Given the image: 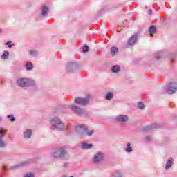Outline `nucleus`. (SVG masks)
I'll list each match as a JSON object with an SVG mask.
<instances>
[{"label": "nucleus", "mask_w": 177, "mask_h": 177, "mask_svg": "<svg viewBox=\"0 0 177 177\" xmlns=\"http://www.w3.org/2000/svg\"><path fill=\"white\" fill-rule=\"evenodd\" d=\"M30 56H37V55H38V52H37L35 50H30Z\"/></svg>", "instance_id": "nucleus-33"}, {"label": "nucleus", "mask_w": 177, "mask_h": 177, "mask_svg": "<svg viewBox=\"0 0 177 177\" xmlns=\"http://www.w3.org/2000/svg\"><path fill=\"white\" fill-rule=\"evenodd\" d=\"M17 85L20 88H28V86L37 87V82L31 79L21 77L17 80Z\"/></svg>", "instance_id": "nucleus-2"}, {"label": "nucleus", "mask_w": 177, "mask_h": 177, "mask_svg": "<svg viewBox=\"0 0 177 177\" xmlns=\"http://www.w3.org/2000/svg\"><path fill=\"white\" fill-rule=\"evenodd\" d=\"M117 52H118V48L117 47H112L111 48V54L112 56H114Z\"/></svg>", "instance_id": "nucleus-27"}, {"label": "nucleus", "mask_w": 177, "mask_h": 177, "mask_svg": "<svg viewBox=\"0 0 177 177\" xmlns=\"http://www.w3.org/2000/svg\"><path fill=\"white\" fill-rule=\"evenodd\" d=\"M171 62H174V59H171Z\"/></svg>", "instance_id": "nucleus-41"}, {"label": "nucleus", "mask_w": 177, "mask_h": 177, "mask_svg": "<svg viewBox=\"0 0 177 177\" xmlns=\"http://www.w3.org/2000/svg\"><path fill=\"white\" fill-rule=\"evenodd\" d=\"M24 177H34V174L33 173H28L25 175Z\"/></svg>", "instance_id": "nucleus-35"}, {"label": "nucleus", "mask_w": 177, "mask_h": 177, "mask_svg": "<svg viewBox=\"0 0 177 177\" xmlns=\"http://www.w3.org/2000/svg\"><path fill=\"white\" fill-rule=\"evenodd\" d=\"M114 97V93L113 92H108L105 95L106 100H112Z\"/></svg>", "instance_id": "nucleus-22"}, {"label": "nucleus", "mask_w": 177, "mask_h": 177, "mask_svg": "<svg viewBox=\"0 0 177 177\" xmlns=\"http://www.w3.org/2000/svg\"><path fill=\"white\" fill-rule=\"evenodd\" d=\"M122 176H124L122 171L120 170H116L112 174L111 177H122Z\"/></svg>", "instance_id": "nucleus-21"}, {"label": "nucleus", "mask_w": 177, "mask_h": 177, "mask_svg": "<svg viewBox=\"0 0 177 177\" xmlns=\"http://www.w3.org/2000/svg\"><path fill=\"white\" fill-rule=\"evenodd\" d=\"M88 50H89V47L88 46L85 45L83 47L82 52H84L85 53L88 52Z\"/></svg>", "instance_id": "nucleus-34"}, {"label": "nucleus", "mask_w": 177, "mask_h": 177, "mask_svg": "<svg viewBox=\"0 0 177 177\" xmlns=\"http://www.w3.org/2000/svg\"><path fill=\"white\" fill-rule=\"evenodd\" d=\"M27 165H28V162L25 161V162H21L20 164L12 166L10 169L3 167V169L4 171H8V169H12L13 171H15V169H17L18 168H20L21 167H27Z\"/></svg>", "instance_id": "nucleus-10"}, {"label": "nucleus", "mask_w": 177, "mask_h": 177, "mask_svg": "<svg viewBox=\"0 0 177 177\" xmlns=\"http://www.w3.org/2000/svg\"><path fill=\"white\" fill-rule=\"evenodd\" d=\"M154 128H160V126L157 123L153 124L151 126H146L142 129V132H148V131H151Z\"/></svg>", "instance_id": "nucleus-13"}, {"label": "nucleus", "mask_w": 177, "mask_h": 177, "mask_svg": "<svg viewBox=\"0 0 177 177\" xmlns=\"http://www.w3.org/2000/svg\"><path fill=\"white\" fill-rule=\"evenodd\" d=\"M25 67H26V70H27V71H30L32 70V68H34V65L32 64V63L31 62H26Z\"/></svg>", "instance_id": "nucleus-20"}, {"label": "nucleus", "mask_w": 177, "mask_h": 177, "mask_svg": "<svg viewBox=\"0 0 177 177\" xmlns=\"http://www.w3.org/2000/svg\"><path fill=\"white\" fill-rule=\"evenodd\" d=\"M120 66L118 65H115L112 66V68H111L112 73H120Z\"/></svg>", "instance_id": "nucleus-25"}, {"label": "nucleus", "mask_w": 177, "mask_h": 177, "mask_svg": "<svg viewBox=\"0 0 177 177\" xmlns=\"http://www.w3.org/2000/svg\"><path fill=\"white\" fill-rule=\"evenodd\" d=\"M162 56V53L158 51L155 53V57L156 60H160V58Z\"/></svg>", "instance_id": "nucleus-28"}, {"label": "nucleus", "mask_w": 177, "mask_h": 177, "mask_svg": "<svg viewBox=\"0 0 177 177\" xmlns=\"http://www.w3.org/2000/svg\"><path fill=\"white\" fill-rule=\"evenodd\" d=\"M74 103L75 104H79V106H86V104H89V98L77 97L74 100Z\"/></svg>", "instance_id": "nucleus-7"}, {"label": "nucleus", "mask_w": 177, "mask_h": 177, "mask_svg": "<svg viewBox=\"0 0 177 177\" xmlns=\"http://www.w3.org/2000/svg\"><path fill=\"white\" fill-rule=\"evenodd\" d=\"M95 133V131L92 129L88 128V126H86V131H84V138H86V136H92Z\"/></svg>", "instance_id": "nucleus-14"}, {"label": "nucleus", "mask_w": 177, "mask_h": 177, "mask_svg": "<svg viewBox=\"0 0 177 177\" xmlns=\"http://www.w3.org/2000/svg\"><path fill=\"white\" fill-rule=\"evenodd\" d=\"M6 132V129H3V127H0V140H3Z\"/></svg>", "instance_id": "nucleus-23"}, {"label": "nucleus", "mask_w": 177, "mask_h": 177, "mask_svg": "<svg viewBox=\"0 0 177 177\" xmlns=\"http://www.w3.org/2000/svg\"><path fill=\"white\" fill-rule=\"evenodd\" d=\"M52 156L54 158H61V160H64V161L70 158V155L68 154V152L66 151V148L64 147H59L53 152Z\"/></svg>", "instance_id": "nucleus-3"}, {"label": "nucleus", "mask_w": 177, "mask_h": 177, "mask_svg": "<svg viewBox=\"0 0 177 177\" xmlns=\"http://www.w3.org/2000/svg\"><path fill=\"white\" fill-rule=\"evenodd\" d=\"M157 31V28L154 25H152L149 28V32L150 33L151 37H153L154 34H156V32Z\"/></svg>", "instance_id": "nucleus-19"}, {"label": "nucleus", "mask_w": 177, "mask_h": 177, "mask_svg": "<svg viewBox=\"0 0 177 177\" xmlns=\"http://www.w3.org/2000/svg\"><path fill=\"white\" fill-rule=\"evenodd\" d=\"M7 118H8L11 122L16 121V118H15L13 115H8Z\"/></svg>", "instance_id": "nucleus-29"}, {"label": "nucleus", "mask_w": 177, "mask_h": 177, "mask_svg": "<svg viewBox=\"0 0 177 177\" xmlns=\"http://www.w3.org/2000/svg\"><path fill=\"white\" fill-rule=\"evenodd\" d=\"M9 57V51H4L1 55V59L3 60H6Z\"/></svg>", "instance_id": "nucleus-26"}, {"label": "nucleus", "mask_w": 177, "mask_h": 177, "mask_svg": "<svg viewBox=\"0 0 177 177\" xmlns=\"http://www.w3.org/2000/svg\"><path fill=\"white\" fill-rule=\"evenodd\" d=\"M75 132L80 139L85 138V131H86V124H78L75 127Z\"/></svg>", "instance_id": "nucleus-5"}, {"label": "nucleus", "mask_w": 177, "mask_h": 177, "mask_svg": "<svg viewBox=\"0 0 177 177\" xmlns=\"http://www.w3.org/2000/svg\"><path fill=\"white\" fill-rule=\"evenodd\" d=\"M0 147L1 148L6 147V143L3 142V140H0Z\"/></svg>", "instance_id": "nucleus-32"}, {"label": "nucleus", "mask_w": 177, "mask_h": 177, "mask_svg": "<svg viewBox=\"0 0 177 177\" xmlns=\"http://www.w3.org/2000/svg\"><path fill=\"white\" fill-rule=\"evenodd\" d=\"M139 37V34L138 33H135L134 35H133L128 41V45H130L131 46H132V45H133L134 44H136V40L138 39V37Z\"/></svg>", "instance_id": "nucleus-12"}, {"label": "nucleus", "mask_w": 177, "mask_h": 177, "mask_svg": "<svg viewBox=\"0 0 177 177\" xmlns=\"http://www.w3.org/2000/svg\"><path fill=\"white\" fill-rule=\"evenodd\" d=\"M2 121V118L0 117V122Z\"/></svg>", "instance_id": "nucleus-39"}, {"label": "nucleus", "mask_w": 177, "mask_h": 177, "mask_svg": "<svg viewBox=\"0 0 177 177\" xmlns=\"http://www.w3.org/2000/svg\"><path fill=\"white\" fill-rule=\"evenodd\" d=\"M152 13H153V10L151 9H149L148 10V14H149V15L151 16Z\"/></svg>", "instance_id": "nucleus-37"}, {"label": "nucleus", "mask_w": 177, "mask_h": 177, "mask_svg": "<svg viewBox=\"0 0 177 177\" xmlns=\"http://www.w3.org/2000/svg\"><path fill=\"white\" fill-rule=\"evenodd\" d=\"M151 139H152L151 136H147L145 138V142H150V140H151Z\"/></svg>", "instance_id": "nucleus-36"}, {"label": "nucleus", "mask_w": 177, "mask_h": 177, "mask_svg": "<svg viewBox=\"0 0 177 177\" xmlns=\"http://www.w3.org/2000/svg\"><path fill=\"white\" fill-rule=\"evenodd\" d=\"M128 120H129V117L127 115H120L115 117V120L118 122H126Z\"/></svg>", "instance_id": "nucleus-11"}, {"label": "nucleus", "mask_w": 177, "mask_h": 177, "mask_svg": "<svg viewBox=\"0 0 177 177\" xmlns=\"http://www.w3.org/2000/svg\"><path fill=\"white\" fill-rule=\"evenodd\" d=\"M48 10H49V8L44 6L41 9V16L46 17V16H48Z\"/></svg>", "instance_id": "nucleus-18"}, {"label": "nucleus", "mask_w": 177, "mask_h": 177, "mask_svg": "<svg viewBox=\"0 0 177 177\" xmlns=\"http://www.w3.org/2000/svg\"><path fill=\"white\" fill-rule=\"evenodd\" d=\"M137 106L140 110H143L145 109V104L142 102H138Z\"/></svg>", "instance_id": "nucleus-30"}, {"label": "nucleus", "mask_w": 177, "mask_h": 177, "mask_svg": "<svg viewBox=\"0 0 177 177\" xmlns=\"http://www.w3.org/2000/svg\"><path fill=\"white\" fill-rule=\"evenodd\" d=\"M6 45L8 46V48H12V46H15V44H12V41H7Z\"/></svg>", "instance_id": "nucleus-31"}, {"label": "nucleus", "mask_w": 177, "mask_h": 177, "mask_svg": "<svg viewBox=\"0 0 177 177\" xmlns=\"http://www.w3.org/2000/svg\"><path fill=\"white\" fill-rule=\"evenodd\" d=\"M125 151L126 153H132V151H133V149H132V147L131 146V144L129 142H128Z\"/></svg>", "instance_id": "nucleus-24"}, {"label": "nucleus", "mask_w": 177, "mask_h": 177, "mask_svg": "<svg viewBox=\"0 0 177 177\" xmlns=\"http://www.w3.org/2000/svg\"><path fill=\"white\" fill-rule=\"evenodd\" d=\"M81 146L83 150H89V149H92V147H93V145L88 144L86 142H82Z\"/></svg>", "instance_id": "nucleus-17"}, {"label": "nucleus", "mask_w": 177, "mask_h": 177, "mask_svg": "<svg viewBox=\"0 0 177 177\" xmlns=\"http://www.w3.org/2000/svg\"><path fill=\"white\" fill-rule=\"evenodd\" d=\"M173 165H174V158H169L166 163L165 169H166V170L169 169V168H171Z\"/></svg>", "instance_id": "nucleus-16"}, {"label": "nucleus", "mask_w": 177, "mask_h": 177, "mask_svg": "<svg viewBox=\"0 0 177 177\" xmlns=\"http://www.w3.org/2000/svg\"><path fill=\"white\" fill-rule=\"evenodd\" d=\"M3 34V30H2L1 28H0V35Z\"/></svg>", "instance_id": "nucleus-38"}, {"label": "nucleus", "mask_w": 177, "mask_h": 177, "mask_svg": "<svg viewBox=\"0 0 177 177\" xmlns=\"http://www.w3.org/2000/svg\"><path fill=\"white\" fill-rule=\"evenodd\" d=\"M50 122L53 131H68V125L65 124L64 122L57 117L53 118L50 120Z\"/></svg>", "instance_id": "nucleus-1"}, {"label": "nucleus", "mask_w": 177, "mask_h": 177, "mask_svg": "<svg viewBox=\"0 0 177 177\" xmlns=\"http://www.w3.org/2000/svg\"><path fill=\"white\" fill-rule=\"evenodd\" d=\"M167 93L172 95L177 91V83L176 82H170L167 88Z\"/></svg>", "instance_id": "nucleus-8"}, {"label": "nucleus", "mask_w": 177, "mask_h": 177, "mask_svg": "<svg viewBox=\"0 0 177 177\" xmlns=\"http://www.w3.org/2000/svg\"><path fill=\"white\" fill-rule=\"evenodd\" d=\"M78 68L77 62H69L66 66V71L68 73H74Z\"/></svg>", "instance_id": "nucleus-9"}, {"label": "nucleus", "mask_w": 177, "mask_h": 177, "mask_svg": "<svg viewBox=\"0 0 177 177\" xmlns=\"http://www.w3.org/2000/svg\"><path fill=\"white\" fill-rule=\"evenodd\" d=\"M70 107L72 111H73V113L77 115H80V117H88V112H86V111L84 110L83 109H81L80 106L71 104L70 105Z\"/></svg>", "instance_id": "nucleus-4"}, {"label": "nucleus", "mask_w": 177, "mask_h": 177, "mask_svg": "<svg viewBox=\"0 0 177 177\" xmlns=\"http://www.w3.org/2000/svg\"><path fill=\"white\" fill-rule=\"evenodd\" d=\"M67 165L66 164H64V167H66Z\"/></svg>", "instance_id": "nucleus-40"}, {"label": "nucleus", "mask_w": 177, "mask_h": 177, "mask_svg": "<svg viewBox=\"0 0 177 177\" xmlns=\"http://www.w3.org/2000/svg\"><path fill=\"white\" fill-rule=\"evenodd\" d=\"M104 160V153L102 151L97 152L93 157V162L95 165H99Z\"/></svg>", "instance_id": "nucleus-6"}, {"label": "nucleus", "mask_w": 177, "mask_h": 177, "mask_svg": "<svg viewBox=\"0 0 177 177\" xmlns=\"http://www.w3.org/2000/svg\"><path fill=\"white\" fill-rule=\"evenodd\" d=\"M32 135V131L31 129H26L24 131V138L25 139H30Z\"/></svg>", "instance_id": "nucleus-15"}]
</instances>
